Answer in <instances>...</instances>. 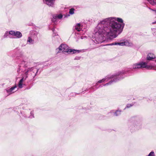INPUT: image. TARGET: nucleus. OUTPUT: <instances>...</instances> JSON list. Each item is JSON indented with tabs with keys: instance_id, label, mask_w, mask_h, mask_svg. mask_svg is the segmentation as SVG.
I'll return each mask as SVG.
<instances>
[{
	"instance_id": "1",
	"label": "nucleus",
	"mask_w": 156,
	"mask_h": 156,
	"mask_svg": "<svg viewBox=\"0 0 156 156\" xmlns=\"http://www.w3.org/2000/svg\"><path fill=\"white\" fill-rule=\"evenodd\" d=\"M122 20L120 18L110 17L100 21L95 30L94 38L92 43L99 44L103 42L105 36L112 39L117 37V34L121 32L124 27Z\"/></svg>"
},
{
	"instance_id": "2",
	"label": "nucleus",
	"mask_w": 156,
	"mask_h": 156,
	"mask_svg": "<svg viewBox=\"0 0 156 156\" xmlns=\"http://www.w3.org/2000/svg\"><path fill=\"white\" fill-rule=\"evenodd\" d=\"M29 63L25 61H22L19 65L17 72L19 73L20 71L24 70L23 76L26 77V78L29 77L30 79H33L37 75L39 69L35 67L28 68Z\"/></svg>"
},
{
	"instance_id": "3",
	"label": "nucleus",
	"mask_w": 156,
	"mask_h": 156,
	"mask_svg": "<svg viewBox=\"0 0 156 156\" xmlns=\"http://www.w3.org/2000/svg\"><path fill=\"white\" fill-rule=\"evenodd\" d=\"M133 68L134 69L145 68L148 69H151L153 68V66L151 65H147V63L146 62H141L134 64L133 66Z\"/></svg>"
},
{
	"instance_id": "4",
	"label": "nucleus",
	"mask_w": 156,
	"mask_h": 156,
	"mask_svg": "<svg viewBox=\"0 0 156 156\" xmlns=\"http://www.w3.org/2000/svg\"><path fill=\"white\" fill-rule=\"evenodd\" d=\"M126 73V72H124V71H122V72H120L119 73L115 75H112V76H109L110 77H111V78H114V79L113 80H111L110 82H109L108 83H107L104 85V86H107L109 84H111L112 83L115 82L117 80V79L118 77H117V76H121L122 75V74H124ZM111 79V78H110ZM118 80H119V79H118Z\"/></svg>"
},
{
	"instance_id": "5",
	"label": "nucleus",
	"mask_w": 156,
	"mask_h": 156,
	"mask_svg": "<svg viewBox=\"0 0 156 156\" xmlns=\"http://www.w3.org/2000/svg\"><path fill=\"white\" fill-rule=\"evenodd\" d=\"M59 52H62L66 53L69 52L68 46L66 44H62L58 47Z\"/></svg>"
},
{
	"instance_id": "6",
	"label": "nucleus",
	"mask_w": 156,
	"mask_h": 156,
	"mask_svg": "<svg viewBox=\"0 0 156 156\" xmlns=\"http://www.w3.org/2000/svg\"><path fill=\"white\" fill-rule=\"evenodd\" d=\"M11 35L12 36L15 37L16 38H20L22 37V34L21 32L16 31H10Z\"/></svg>"
},
{
	"instance_id": "7",
	"label": "nucleus",
	"mask_w": 156,
	"mask_h": 156,
	"mask_svg": "<svg viewBox=\"0 0 156 156\" xmlns=\"http://www.w3.org/2000/svg\"><path fill=\"white\" fill-rule=\"evenodd\" d=\"M16 88V86H15L11 87L10 88L7 89L6 90L7 92L9 95L14 93L15 91L17 90V89Z\"/></svg>"
},
{
	"instance_id": "8",
	"label": "nucleus",
	"mask_w": 156,
	"mask_h": 156,
	"mask_svg": "<svg viewBox=\"0 0 156 156\" xmlns=\"http://www.w3.org/2000/svg\"><path fill=\"white\" fill-rule=\"evenodd\" d=\"M55 0H43L44 2L49 6L53 7L54 6Z\"/></svg>"
},
{
	"instance_id": "9",
	"label": "nucleus",
	"mask_w": 156,
	"mask_h": 156,
	"mask_svg": "<svg viewBox=\"0 0 156 156\" xmlns=\"http://www.w3.org/2000/svg\"><path fill=\"white\" fill-rule=\"evenodd\" d=\"M126 41L122 42H114L112 43L107 45H119L122 46H123L126 45Z\"/></svg>"
},
{
	"instance_id": "10",
	"label": "nucleus",
	"mask_w": 156,
	"mask_h": 156,
	"mask_svg": "<svg viewBox=\"0 0 156 156\" xmlns=\"http://www.w3.org/2000/svg\"><path fill=\"white\" fill-rule=\"evenodd\" d=\"M52 30L53 32V36L55 37L54 38L56 39V41L58 42H59L60 41L61 39L60 37L58 35V34L56 33L55 32V30L54 29H53Z\"/></svg>"
},
{
	"instance_id": "11",
	"label": "nucleus",
	"mask_w": 156,
	"mask_h": 156,
	"mask_svg": "<svg viewBox=\"0 0 156 156\" xmlns=\"http://www.w3.org/2000/svg\"><path fill=\"white\" fill-rule=\"evenodd\" d=\"M26 77H24L23 75L22 76V79L20 80L18 84V87L20 88H22L23 87V81H25L26 79Z\"/></svg>"
},
{
	"instance_id": "12",
	"label": "nucleus",
	"mask_w": 156,
	"mask_h": 156,
	"mask_svg": "<svg viewBox=\"0 0 156 156\" xmlns=\"http://www.w3.org/2000/svg\"><path fill=\"white\" fill-rule=\"evenodd\" d=\"M155 58V55L153 53L149 54L147 57V59L148 60H151Z\"/></svg>"
},
{
	"instance_id": "13",
	"label": "nucleus",
	"mask_w": 156,
	"mask_h": 156,
	"mask_svg": "<svg viewBox=\"0 0 156 156\" xmlns=\"http://www.w3.org/2000/svg\"><path fill=\"white\" fill-rule=\"evenodd\" d=\"M121 111L119 110H117L116 112H114L113 111H111L110 114H111L113 116H117L119 115L120 114Z\"/></svg>"
},
{
	"instance_id": "14",
	"label": "nucleus",
	"mask_w": 156,
	"mask_h": 156,
	"mask_svg": "<svg viewBox=\"0 0 156 156\" xmlns=\"http://www.w3.org/2000/svg\"><path fill=\"white\" fill-rule=\"evenodd\" d=\"M62 17V16L61 14H59L58 15L55 16H53V19H52V21L54 22L57 19H61Z\"/></svg>"
},
{
	"instance_id": "15",
	"label": "nucleus",
	"mask_w": 156,
	"mask_h": 156,
	"mask_svg": "<svg viewBox=\"0 0 156 156\" xmlns=\"http://www.w3.org/2000/svg\"><path fill=\"white\" fill-rule=\"evenodd\" d=\"M82 27L80 23H78L75 26V29L78 31H80L82 29Z\"/></svg>"
},
{
	"instance_id": "16",
	"label": "nucleus",
	"mask_w": 156,
	"mask_h": 156,
	"mask_svg": "<svg viewBox=\"0 0 156 156\" xmlns=\"http://www.w3.org/2000/svg\"><path fill=\"white\" fill-rule=\"evenodd\" d=\"M34 40L32 39V38L29 37L27 40V43L29 44H33L34 43Z\"/></svg>"
},
{
	"instance_id": "17",
	"label": "nucleus",
	"mask_w": 156,
	"mask_h": 156,
	"mask_svg": "<svg viewBox=\"0 0 156 156\" xmlns=\"http://www.w3.org/2000/svg\"><path fill=\"white\" fill-rule=\"evenodd\" d=\"M111 77H110L109 76H106L105 78L103 79L102 80H100L98 81L99 83H101L102 82H104L107 79H109L111 78Z\"/></svg>"
},
{
	"instance_id": "18",
	"label": "nucleus",
	"mask_w": 156,
	"mask_h": 156,
	"mask_svg": "<svg viewBox=\"0 0 156 156\" xmlns=\"http://www.w3.org/2000/svg\"><path fill=\"white\" fill-rule=\"evenodd\" d=\"M80 51L76 50L75 49H69V53L73 52V53H75L76 52L79 53L80 52Z\"/></svg>"
},
{
	"instance_id": "19",
	"label": "nucleus",
	"mask_w": 156,
	"mask_h": 156,
	"mask_svg": "<svg viewBox=\"0 0 156 156\" xmlns=\"http://www.w3.org/2000/svg\"><path fill=\"white\" fill-rule=\"evenodd\" d=\"M147 1L151 5H154L156 4V2L154 0H147Z\"/></svg>"
},
{
	"instance_id": "20",
	"label": "nucleus",
	"mask_w": 156,
	"mask_h": 156,
	"mask_svg": "<svg viewBox=\"0 0 156 156\" xmlns=\"http://www.w3.org/2000/svg\"><path fill=\"white\" fill-rule=\"evenodd\" d=\"M75 10V9L73 8H71L69 9V13L70 15H73L74 13V11Z\"/></svg>"
},
{
	"instance_id": "21",
	"label": "nucleus",
	"mask_w": 156,
	"mask_h": 156,
	"mask_svg": "<svg viewBox=\"0 0 156 156\" xmlns=\"http://www.w3.org/2000/svg\"><path fill=\"white\" fill-rule=\"evenodd\" d=\"M9 35H11V34L10 33V31L9 32L6 31L4 35L3 36V37L4 38H6L7 36H9Z\"/></svg>"
},
{
	"instance_id": "22",
	"label": "nucleus",
	"mask_w": 156,
	"mask_h": 156,
	"mask_svg": "<svg viewBox=\"0 0 156 156\" xmlns=\"http://www.w3.org/2000/svg\"><path fill=\"white\" fill-rule=\"evenodd\" d=\"M133 45V44L131 42H129L127 41V46H131Z\"/></svg>"
},
{
	"instance_id": "23",
	"label": "nucleus",
	"mask_w": 156,
	"mask_h": 156,
	"mask_svg": "<svg viewBox=\"0 0 156 156\" xmlns=\"http://www.w3.org/2000/svg\"><path fill=\"white\" fill-rule=\"evenodd\" d=\"M133 105H134V104L133 103H132L130 104H127V108L130 107L132 106H133Z\"/></svg>"
},
{
	"instance_id": "24",
	"label": "nucleus",
	"mask_w": 156,
	"mask_h": 156,
	"mask_svg": "<svg viewBox=\"0 0 156 156\" xmlns=\"http://www.w3.org/2000/svg\"><path fill=\"white\" fill-rule=\"evenodd\" d=\"M136 127H137V129H139L141 128V125L139 124L137 126H136Z\"/></svg>"
},
{
	"instance_id": "25",
	"label": "nucleus",
	"mask_w": 156,
	"mask_h": 156,
	"mask_svg": "<svg viewBox=\"0 0 156 156\" xmlns=\"http://www.w3.org/2000/svg\"><path fill=\"white\" fill-rule=\"evenodd\" d=\"M30 114L31 115H30V117L31 118H34V115H33V112H30Z\"/></svg>"
},
{
	"instance_id": "26",
	"label": "nucleus",
	"mask_w": 156,
	"mask_h": 156,
	"mask_svg": "<svg viewBox=\"0 0 156 156\" xmlns=\"http://www.w3.org/2000/svg\"><path fill=\"white\" fill-rule=\"evenodd\" d=\"M80 58H81L80 57H76L74 59L77 60H80Z\"/></svg>"
},
{
	"instance_id": "27",
	"label": "nucleus",
	"mask_w": 156,
	"mask_h": 156,
	"mask_svg": "<svg viewBox=\"0 0 156 156\" xmlns=\"http://www.w3.org/2000/svg\"><path fill=\"white\" fill-rule=\"evenodd\" d=\"M98 83H98V82L97 83H96V85H95V87H96V86L98 85Z\"/></svg>"
},
{
	"instance_id": "28",
	"label": "nucleus",
	"mask_w": 156,
	"mask_h": 156,
	"mask_svg": "<svg viewBox=\"0 0 156 156\" xmlns=\"http://www.w3.org/2000/svg\"><path fill=\"white\" fill-rule=\"evenodd\" d=\"M155 23H156V21L155 22L152 23V24H155Z\"/></svg>"
},
{
	"instance_id": "29",
	"label": "nucleus",
	"mask_w": 156,
	"mask_h": 156,
	"mask_svg": "<svg viewBox=\"0 0 156 156\" xmlns=\"http://www.w3.org/2000/svg\"><path fill=\"white\" fill-rule=\"evenodd\" d=\"M93 89V87H92L91 88H90V89Z\"/></svg>"
},
{
	"instance_id": "30",
	"label": "nucleus",
	"mask_w": 156,
	"mask_h": 156,
	"mask_svg": "<svg viewBox=\"0 0 156 156\" xmlns=\"http://www.w3.org/2000/svg\"><path fill=\"white\" fill-rule=\"evenodd\" d=\"M81 39H83V36L81 37Z\"/></svg>"
},
{
	"instance_id": "31",
	"label": "nucleus",
	"mask_w": 156,
	"mask_h": 156,
	"mask_svg": "<svg viewBox=\"0 0 156 156\" xmlns=\"http://www.w3.org/2000/svg\"><path fill=\"white\" fill-rule=\"evenodd\" d=\"M68 16H69V15H68Z\"/></svg>"
}]
</instances>
